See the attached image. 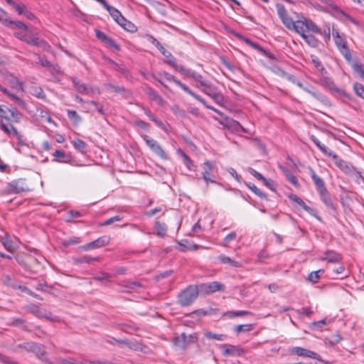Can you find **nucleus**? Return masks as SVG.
<instances>
[{"instance_id": "nucleus-1", "label": "nucleus", "mask_w": 364, "mask_h": 364, "mask_svg": "<svg viewBox=\"0 0 364 364\" xmlns=\"http://www.w3.org/2000/svg\"><path fill=\"white\" fill-rule=\"evenodd\" d=\"M299 33L300 36L306 33H314L322 34L321 30L311 19L303 16H300L296 21H294V26L289 29Z\"/></svg>"}, {"instance_id": "nucleus-2", "label": "nucleus", "mask_w": 364, "mask_h": 364, "mask_svg": "<svg viewBox=\"0 0 364 364\" xmlns=\"http://www.w3.org/2000/svg\"><path fill=\"white\" fill-rule=\"evenodd\" d=\"M332 36L340 53L343 55L347 61L350 62L352 59V55L348 47L345 35L343 33H341L338 29L333 28Z\"/></svg>"}, {"instance_id": "nucleus-3", "label": "nucleus", "mask_w": 364, "mask_h": 364, "mask_svg": "<svg viewBox=\"0 0 364 364\" xmlns=\"http://www.w3.org/2000/svg\"><path fill=\"white\" fill-rule=\"evenodd\" d=\"M199 290L197 286L189 285L178 296V302L181 306L191 305L198 297Z\"/></svg>"}, {"instance_id": "nucleus-4", "label": "nucleus", "mask_w": 364, "mask_h": 364, "mask_svg": "<svg viewBox=\"0 0 364 364\" xmlns=\"http://www.w3.org/2000/svg\"><path fill=\"white\" fill-rule=\"evenodd\" d=\"M18 346L28 352L33 353L38 358H46L45 347L41 343H23V344H20Z\"/></svg>"}, {"instance_id": "nucleus-5", "label": "nucleus", "mask_w": 364, "mask_h": 364, "mask_svg": "<svg viewBox=\"0 0 364 364\" xmlns=\"http://www.w3.org/2000/svg\"><path fill=\"white\" fill-rule=\"evenodd\" d=\"M141 137L143 138L146 144L154 154L163 159H168L167 154L157 141L150 138L147 135H142Z\"/></svg>"}, {"instance_id": "nucleus-6", "label": "nucleus", "mask_w": 364, "mask_h": 364, "mask_svg": "<svg viewBox=\"0 0 364 364\" xmlns=\"http://www.w3.org/2000/svg\"><path fill=\"white\" fill-rule=\"evenodd\" d=\"M289 353L291 355H296L301 356V357L311 358L314 359H316L323 364H328V362L322 360L318 353H316L314 351H311L310 350L303 348L301 347L291 348L289 349Z\"/></svg>"}, {"instance_id": "nucleus-7", "label": "nucleus", "mask_w": 364, "mask_h": 364, "mask_svg": "<svg viewBox=\"0 0 364 364\" xmlns=\"http://www.w3.org/2000/svg\"><path fill=\"white\" fill-rule=\"evenodd\" d=\"M25 179L18 178L9 183L6 191L8 193H20L28 191Z\"/></svg>"}, {"instance_id": "nucleus-8", "label": "nucleus", "mask_w": 364, "mask_h": 364, "mask_svg": "<svg viewBox=\"0 0 364 364\" xmlns=\"http://www.w3.org/2000/svg\"><path fill=\"white\" fill-rule=\"evenodd\" d=\"M329 157L333 159L336 166L346 174L351 175L353 172L357 171L356 168L352 164L341 159L336 154L333 153Z\"/></svg>"}, {"instance_id": "nucleus-9", "label": "nucleus", "mask_w": 364, "mask_h": 364, "mask_svg": "<svg viewBox=\"0 0 364 364\" xmlns=\"http://www.w3.org/2000/svg\"><path fill=\"white\" fill-rule=\"evenodd\" d=\"M197 287L198 288L199 292L203 293L205 294H210L216 291H224L225 289V285L218 282L203 283Z\"/></svg>"}, {"instance_id": "nucleus-10", "label": "nucleus", "mask_w": 364, "mask_h": 364, "mask_svg": "<svg viewBox=\"0 0 364 364\" xmlns=\"http://www.w3.org/2000/svg\"><path fill=\"white\" fill-rule=\"evenodd\" d=\"M180 73L186 77H189L193 79L195 82L197 83L196 85V87L199 89L203 88L208 84L203 80V77L200 74L197 73L196 72L191 69L181 68Z\"/></svg>"}, {"instance_id": "nucleus-11", "label": "nucleus", "mask_w": 364, "mask_h": 364, "mask_svg": "<svg viewBox=\"0 0 364 364\" xmlns=\"http://www.w3.org/2000/svg\"><path fill=\"white\" fill-rule=\"evenodd\" d=\"M277 14L283 24L289 30L294 26V20L289 16L287 9L282 4H276Z\"/></svg>"}, {"instance_id": "nucleus-12", "label": "nucleus", "mask_w": 364, "mask_h": 364, "mask_svg": "<svg viewBox=\"0 0 364 364\" xmlns=\"http://www.w3.org/2000/svg\"><path fill=\"white\" fill-rule=\"evenodd\" d=\"M164 76L167 80L173 82L176 85L180 87L184 92L194 97L196 100H201V97L200 95L193 92L188 86L182 83L180 80H177L173 75L167 72H164Z\"/></svg>"}, {"instance_id": "nucleus-13", "label": "nucleus", "mask_w": 364, "mask_h": 364, "mask_svg": "<svg viewBox=\"0 0 364 364\" xmlns=\"http://www.w3.org/2000/svg\"><path fill=\"white\" fill-rule=\"evenodd\" d=\"M109 240L110 238L109 236L104 235L91 242L80 246V249L84 251H88L90 250L102 247L107 245L109 242Z\"/></svg>"}, {"instance_id": "nucleus-14", "label": "nucleus", "mask_w": 364, "mask_h": 364, "mask_svg": "<svg viewBox=\"0 0 364 364\" xmlns=\"http://www.w3.org/2000/svg\"><path fill=\"white\" fill-rule=\"evenodd\" d=\"M24 42L28 45L41 47L44 50H48V48H50V46L47 43V42L45 41L43 39L40 38L36 33H26Z\"/></svg>"}, {"instance_id": "nucleus-15", "label": "nucleus", "mask_w": 364, "mask_h": 364, "mask_svg": "<svg viewBox=\"0 0 364 364\" xmlns=\"http://www.w3.org/2000/svg\"><path fill=\"white\" fill-rule=\"evenodd\" d=\"M204 171L202 172V178L207 185L210 183H215L216 181L213 178V171L214 170V165L210 161H205L203 164Z\"/></svg>"}, {"instance_id": "nucleus-16", "label": "nucleus", "mask_w": 364, "mask_h": 364, "mask_svg": "<svg viewBox=\"0 0 364 364\" xmlns=\"http://www.w3.org/2000/svg\"><path fill=\"white\" fill-rule=\"evenodd\" d=\"M231 33L234 36L237 38L238 39L243 41L249 46H250L252 48H254L255 49L259 50L261 53H263L264 55H265L266 56H267L269 58H272V55L269 53H268L264 48H263L259 45H258L257 43H253L249 38H247L242 36L240 33H239L235 31H231Z\"/></svg>"}, {"instance_id": "nucleus-17", "label": "nucleus", "mask_w": 364, "mask_h": 364, "mask_svg": "<svg viewBox=\"0 0 364 364\" xmlns=\"http://www.w3.org/2000/svg\"><path fill=\"white\" fill-rule=\"evenodd\" d=\"M52 155L53 156V161L55 162L72 164L74 161L70 154H66L63 150H55Z\"/></svg>"}, {"instance_id": "nucleus-18", "label": "nucleus", "mask_w": 364, "mask_h": 364, "mask_svg": "<svg viewBox=\"0 0 364 364\" xmlns=\"http://www.w3.org/2000/svg\"><path fill=\"white\" fill-rule=\"evenodd\" d=\"M221 349L225 356H240L245 352L243 348L232 345H223Z\"/></svg>"}, {"instance_id": "nucleus-19", "label": "nucleus", "mask_w": 364, "mask_h": 364, "mask_svg": "<svg viewBox=\"0 0 364 364\" xmlns=\"http://www.w3.org/2000/svg\"><path fill=\"white\" fill-rule=\"evenodd\" d=\"M321 260H326L329 263H339L342 259V255L333 250H327L320 258Z\"/></svg>"}, {"instance_id": "nucleus-20", "label": "nucleus", "mask_w": 364, "mask_h": 364, "mask_svg": "<svg viewBox=\"0 0 364 364\" xmlns=\"http://www.w3.org/2000/svg\"><path fill=\"white\" fill-rule=\"evenodd\" d=\"M122 348L127 346L129 348L135 351H140L143 353L148 354L151 350V349L144 345L143 343H118Z\"/></svg>"}, {"instance_id": "nucleus-21", "label": "nucleus", "mask_w": 364, "mask_h": 364, "mask_svg": "<svg viewBox=\"0 0 364 364\" xmlns=\"http://www.w3.org/2000/svg\"><path fill=\"white\" fill-rule=\"evenodd\" d=\"M103 6L119 25L122 21H124V17L122 15L121 12L117 9L108 4L107 1L105 4H103Z\"/></svg>"}, {"instance_id": "nucleus-22", "label": "nucleus", "mask_w": 364, "mask_h": 364, "mask_svg": "<svg viewBox=\"0 0 364 364\" xmlns=\"http://www.w3.org/2000/svg\"><path fill=\"white\" fill-rule=\"evenodd\" d=\"M225 123H222L223 125L226 127L227 128L231 129L234 132H240L242 131V132H246V129L242 127V126L236 120H234L232 119H230L229 117H225Z\"/></svg>"}, {"instance_id": "nucleus-23", "label": "nucleus", "mask_w": 364, "mask_h": 364, "mask_svg": "<svg viewBox=\"0 0 364 364\" xmlns=\"http://www.w3.org/2000/svg\"><path fill=\"white\" fill-rule=\"evenodd\" d=\"M309 171L317 191L320 193L321 191H326L327 188L323 180L316 173L313 168H309Z\"/></svg>"}, {"instance_id": "nucleus-24", "label": "nucleus", "mask_w": 364, "mask_h": 364, "mask_svg": "<svg viewBox=\"0 0 364 364\" xmlns=\"http://www.w3.org/2000/svg\"><path fill=\"white\" fill-rule=\"evenodd\" d=\"M289 198L293 201L297 203L299 206H301L304 210H306L307 213H309L311 215H315V210L311 208V207L308 206L304 201L298 196L296 194H290L289 196Z\"/></svg>"}, {"instance_id": "nucleus-25", "label": "nucleus", "mask_w": 364, "mask_h": 364, "mask_svg": "<svg viewBox=\"0 0 364 364\" xmlns=\"http://www.w3.org/2000/svg\"><path fill=\"white\" fill-rule=\"evenodd\" d=\"M146 93L151 100L155 101L159 105L164 106L165 103L164 100L153 88L148 86L146 88Z\"/></svg>"}, {"instance_id": "nucleus-26", "label": "nucleus", "mask_w": 364, "mask_h": 364, "mask_svg": "<svg viewBox=\"0 0 364 364\" xmlns=\"http://www.w3.org/2000/svg\"><path fill=\"white\" fill-rule=\"evenodd\" d=\"M318 193H319L321 200L326 205V206L327 208H331L333 210H336V207L333 204L327 189L326 191H321Z\"/></svg>"}, {"instance_id": "nucleus-27", "label": "nucleus", "mask_w": 364, "mask_h": 364, "mask_svg": "<svg viewBox=\"0 0 364 364\" xmlns=\"http://www.w3.org/2000/svg\"><path fill=\"white\" fill-rule=\"evenodd\" d=\"M141 108L144 111L145 114L150 119V120H151L153 122H154L155 124L157 127H159V128L166 131V125L164 124V123L162 121L158 119L154 116V114H153V113L151 112L150 109H149L148 108H146L144 106H142Z\"/></svg>"}, {"instance_id": "nucleus-28", "label": "nucleus", "mask_w": 364, "mask_h": 364, "mask_svg": "<svg viewBox=\"0 0 364 364\" xmlns=\"http://www.w3.org/2000/svg\"><path fill=\"white\" fill-rule=\"evenodd\" d=\"M120 286L127 289V292L132 291H137L138 289L143 287V285L139 282H124L120 284Z\"/></svg>"}, {"instance_id": "nucleus-29", "label": "nucleus", "mask_w": 364, "mask_h": 364, "mask_svg": "<svg viewBox=\"0 0 364 364\" xmlns=\"http://www.w3.org/2000/svg\"><path fill=\"white\" fill-rule=\"evenodd\" d=\"M26 309L35 316L39 318H42L44 309H41L38 305L34 304H29L26 306Z\"/></svg>"}, {"instance_id": "nucleus-30", "label": "nucleus", "mask_w": 364, "mask_h": 364, "mask_svg": "<svg viewBox=\"0 0 364 364\" xmlns=\"http://www.w3.org/2000/svg\"><path fill=\"white\" fill-rule=\"evenodd\" d=\"M310 139L314 144L319 149V150L325 155L330 156L333 152L328 149L324 144H321L320 141L314 136L311 135Z\"/></svg>"}, {"instance_id": "nucleus-31", "label": "nucleus", "mask_w": 364, "mask_h": 364, "mask_svg": "<svg viewBox=\"0 0 364 364\" xmlns=\"http://www.w3.org/2000/svg\"><path fill=\"white\" fill-rule=\"evenodd\" d=\"M4 247L9 252L14 253L18 248L16 243L8 237L4 238L1 241Z\"/></svg>"}, {"instance_id": "nucleus-32", "label": "nucleus", "mask_w": 364, "mask_h": 364, "mask_svg": "<svg viewBox=\"0 0 364 364\" xmlns=\"http://www.w3.org/2000/svg\"><path fill=\"white\" fill-rule=\"evenodd\" d=\"M304 41L311 47L316 48L318 46V40L312 34L304 33L301 36Z\"/></svg>"}, {"instance_id": "nucleus-33", "label": "nucleus", "mask_w": 364, "mask_h": 364, "mask_svg": "<svg viewBox=\"0 0 364 364\" xmlns=\"http://www.w3.org/2000/svg\"><path fill=\"white\" fill-rule=\"evenodd\" d=\"M164 56L166 58L165 63L173 68L176 70L180 72V68H184L183 65H177L176 58L170 52H168L166 55Z\"/></svg>"}, {"instance_id": "nucleus-34", "label": "nucleus", "mask_w": 364, "mask_h": 364, "mask_svg": "<svg viewBox=\"0 0 364 364\" xmlns=\"http://www.w3.org/2000/svg\"><path fill=\"white\" fill-rule=\"evenodd\" d=\"M74 148L82 154L87 152V144L81 139H77L73 141Z\"/></svg>"}, {"instance_id": "nucleus-35", "label": "nucleus", "mask_w": 364, "mask_h": 364, "mask_svg": "<svg viewBox=\"0 0 364 364\" xmlns=\"http://www.w3.org/2000/svg\"><path fill=\"white\" fill-rule=\"evenodd\" d=\"M75 88L80 93H87V87L85 83L81 82L76 77L71 78Z\"/></svg>"}, {"instance_id": "nucleus-36", "label": "nucleus", "mask_w": 364, "mask_h": 364, "mask_svg": "<svg viewBox=\"0 0 364 364\" xmlns=\"http://www.w3.org/2000/svg\"><path fill=\"white\" fill-rule=\"evenodd\" d=\"M155 230L156 235L162 237L166 234L167 227L165 223L156 221L155 223Z\"/></svg>"}, {"instance_id": "nucleus-37", "label": "nucleus", "mask_w": 364, "mask_h": 364, "mask_svg": "<svg viewBox=\"0 0 364 364\" xmlns=\"http://www.w3.org/2000/svg\"><path fill=\"white\" fill-rule=\"evenodd\" d=\"M176 152L183 159L186 167L189 170H191L192 166H193V161L191 159V158L181 149H178Z\"/></svg>"}, {"instance_id": "nucleus-38", "label": "nucleus", "mask_w": 364, "mask_h": 364, "mask_svg": "<svg viewBox=\"0 0 364 364\" xmlns=\"http://www.w3.org/2000/svg\"><path fill=\"white\" fill-rule=\"evenodd\" d=\"M200 90L211 98L219 92L217 91V88L211 83H208L205 87L201 88Z\"/></svg>"}, {"instance_id": "nucleus-39", "label": "nucleus", "mask_w": 364, "mask_h": 364, "mask_svg": "<svg viewBox=\"0 0 364 364\" xmlns=\"http://www.w3.org/2000/svg\"><path fill=\"white\" fill-rule=\"evenodd\" d=\"M8 112L9 119L11 118V121L16 123H18L20 122L21 114L16 107L13 109H8Z\"/></svg>"}, {"instance_id": "nucleus-40", "label": "nucleus", "mask_w": 364, "mask_h": 364, "mask_svg": "<svg viewBox=\"0 0 364 364\" xmlns=\"http://www.w3.org/2000/svg\"><path fill=\"white\" fill-rule=\"evenodd\" d=\"M218 260L220 261L223 264H229L232 267H240V263L239 262L232 260L229 257H227L224 255H221L218 256Z\"/></svg>"}, {"instance_id": "nucleus-41", "label": "nucleus", "mask_w": 364, "mask_h": 364, "mask_svg": "<svg viewBox=\"0 0 364 364\" xmlns=\"http://www.w3.org/2000/svg\"><path fill=\"white\" fill-rule=\"evenodd\" d=\"M246 185L255 195L259 196L260 198L267 200V196L260 189H259L254 183L250 182L246 183Z\"/></svg>"}, {"instance_id": "nucleus-42", "label": "nucleus", "mask_w": 364, "mask_h": 364, "mask_svg": "<svg viewBox=\"0 0 364 364\" xmlns=\"http://www.w3.org/2000/svg\"><path fill=\"white\" fill-rule=\"evenodd\" d=\"M204 336H205V338L208 339V340L223 341V340H225V339L228 338L226 335L213 333L210 332V331H206L204 333Z\"/></svg>"}, {"instance_id": "nucleus-43", "label": "nucleus", "mask_w": 364, "mask_h": 364, "mask_svg": "<svg viewBox=\"0 0 364 364\" xmlns=\"http://www.w3.org/2000/svg\"><path fill=\"white\" fill-rule=\"evenodd\" d=\"M1 281L4 284H5L8 287H11L13 289H16L17 287L16 281L8 274H4L1 277Z\"/></svg>"}, {"instance_id": "nucleus-44", "label": "nucleus", "mask_w": 364, "mask_h": 364, "mask_svg": "<svg viewBox=\"0 0 364 364\" xmlns=\"http://www.w3.org/2000/svg\"><path fill=\"white\" fill-rule=\"evenodd\" d=\"M124 29L127 31L134 33L137 31V27L131 21L124 18V21H122L119 24Z\"/></svg>"}, {"instance_id": "nucleus-45", "label": "nucleus", "mask_w": 364, "mask_h": 364, "mask_svg": "<svg viewBox=\"0 0 364 364\" xmlns=\"http://www.w3.org/2000/svg\"><path fill=\"white\" fill-rule=\"evenodd\" d=\"M99 262L100 261V258L99 257H92L90 256H88V255H84L82 257H80L77 259H75V264H82V263H90L91 262Z\"/></svg>"}, {"instance_id": "nucleus-46", "label": "nucleus", "mask_w": 364, "mask_h": 364, "mask_svg": "<svg viewBox=\"0 0 364 364\" xmlns=\"http://www.w3.org/2000/svg\"><path fill=\"white\" fill-rule=\"evenodd\" d=\"M327 324L326 319H322L318 321H314L312 322L309 327L310 329L312 331L318 330V329H322Z\"/></svg>"}, {"instance_id": "nucleus-47", "label": "nucleus", "mask_w": 364, "mask_h": 364, "mask_svg": "<svg viewBox=\"0 0 364 364\" xmlns=\"http://www.w3.org/2000/svg\"><path fill=\"white\" fill-rule=\"evenodd\" d=\"M42 318L52 322H60V318L58 316L53 315L50 311H48L46 309L43 311Z\"/></svg>"}, {"instance_id": "nucleus-48", "label": "nucleus", "mask_w": 364, "mask_h": 364, "mask_svg": "<svg viewBox=\"0 0 364 364\" xmlns=\"http://www.w3.org/2000/svg\"><path fill=\"white\" fill-rule=\"evenodd\" d=\"M107 47L112 48L114 49L115 50H119L120 46L114 41V40L107 36V38L103 42Z\"/></svg>"}, {"instance_id": "nucleus-49", "label": "nucleus", "mask_w": 364, "mask_h": 364, "mask_svg": "<svg viewBox=\"0 0 364 364\" xmlns=\"http://www.w3.org/2000/svg\"><path fill=\"white\" fill-rule=\"evenodd\" d=\"M324 272L323 269H319L311 272L308 276V280L311 282H316V281L321 277V274Z\"/></svg>"}, {"instance_id": "nucleus-50", "label": "nucleus", "mask_w": 364, "mask_h": 364, "mask_svg": "<svg viewBox=\"0 0 364 364\" xmlns=\"http://www.w3.org/2000/svg\"><path fill=\"white\" fill-rule=\"evenodd\" d=\"M353 90L358 97L364 100V85L359 82H355Z\"/></svg>"}, {"instance_id": "nucleus-51", "label": "nucleus", "mask_w": 364, "mask_h": 364, "mask_svg": "<svg viewBox=\"0 0 364 364\" xmlns=\"http://www.w3.org/2000/svg\"><path fill=\"white\" fill-rule=\"evenodd\" d=\"M333 9L338 14H342L343 16H345L346 18H348L349 21H350L353 23L355 25H358L359 23L357 20L349 16L348 14L345 13L343 10H341L338 6H333Z\"/></svg>"}, {"instance_id": "nucleus-52", "label": "nucleus", "mask_w": 364, "mask_h": 364, "mask_svg": "<svg viewBox=\"0 0 364 364\" xmlns=\"http://www.w3.org/2000/svg\"><path fill=\"white\" fill-rule=\"evenodd\" d=\"M228 318H234L236 316H241L245 315H252V313L247 311H228L225 314Z\"/></svg>"}, {"instance_id": "nucleus-53", "label": "nucleus", "mask_w": 364, "mask_h": 364, "mask_svg": "<svg viewBox=\"0 0 364 364\" xmlns=\"http://www.w3.org/2000/svg\"><path fill=\"white\" fill-rule=\"evenodd\" d=\"M68 117L70 119L73 120L75 123H78L81 121L80 116L75 110L68 109Z\"/></svg>"}, {"instance_id": "nucleus-54", "label": "nucleus", "mask_w": 364, "mask_h": 364, "mask_svg": "<svg viewBox=\"0 0 364 364\" xmlns=\"http://www.w3.org/2000/svg\"><path fill=\"white\" fill-rule=\"evenodd\" d=\"M311 62L314 64V65L315 66V68L317 70H318L319 71H321V73H323V71L325 70V68H323V66L321 62L320 61V60L318 59V58L315 55H311Z\"/></svg>"}, {"instance_id": "nucleus-55", "label": "nucleus", "mask_w": 364, "mask_h": 364, "mask_svg": "<svg viewBox=\"0 0 364 364\" xmlns=\"http://www.w3.org/2000/svg\"><path fill=\"white\" fill-rule=\"evenodd\" d=\"M80 237H73L71 238H69L68 240H64L62 241V245L64 246V247H68L69 245H75V244H78L80 242Z\"/></svg>"}, {"instance_id": "nucleus-56", "label": "nucleus", "mask_w": 364, "mask_h": 364, "mask_svg": "<svg viewBox=\"0 0 364 364\" xmlns=\"http://www.w3.org/2000/svg\"><path fill=\"white\" fill-rule=\"evenodd\" d=\"M158 213H161V215H164L165 213V207L164 206H160L155 208L145 213V215L148 217H152L153 215H156Z\"/></svg>"}, {"instance_id": "nucleus-57", "label": "nucleus", "mask_w": 364, "mask_h": 364, "mask_svg": "<svg viewBox=\"0 0 364 364\" xmlns=\"http://www.w3.org/2000/svg\"><path fill=\"white\" fill-rule=\"evenodd\" d=\"M312 96L324 105H327L328 102L327 97L321 92L315 91L314 93H312Z\"/></svg>"}, {"instance_id": "nucleus-58", "label": "nucleus", "mask_w": 364, "mask_h": 364, "mask_svg": "<svg viewBox=\"0 0 364 364\" xmlns=\"http://www.w3.org/2000/svg\"><path fill=\"white\" fill-rule=\"evenodd\" d=\"M252 328V324H241L235 327V331L237 333L249 331Z\"/></svg>"}, {"instance_id": "nucleus-59", "label": "nucleus", "mask_w": 364, "mask_h": 364, "mask_svg": "<svg viewBox=\"0 0 364 364\" xmlns=\"http://www.w3.org/2000/svg\"><path fill=\"white\" fill-rule=\"evenodd\" d=\"M34 55L37 58L38 60V63L43 66L46 68H49L50 66H51V63L48 61L46 58H42L39 54L34 53Z\"/></svg>"}, {"instance_id": "nucleus-60", "label": "nucleus", "mask_w": 364, "mask_h": 364, "mask_svg": "<svg viewBox=\"0 0 364 364\" xmlns=\"http://www.w3.org/2000/svg\"><path fill=\"white\" fill-rule=\"evenodd\" d=\"M107 87L112 92L116 93H123L125 91V89L122 86L115 85L112 84L107 85Z\"/></svg>"}, {"instance_id": "nucleus-61", "label": "nucleus", "mask_w": 364, "mask_h": 364, "mask_svg": "<svg viewBox=\"0 0 364 364\" xmlns=\"http://www.w3.org/2000/svg\"><path fill=\"white\" fill-rule=\"evenodd\" d=\"M237 237V233L235 232H231L228 235H226L223 239V246H228V245L232 240H235Z\"/></svg>"}, {"instance_id": "nucleus-62", "label": "nucleus", "mask_w": 364, "mask_h": 364, "mask_svg": "<svg viewBox=\"0 0 364 364\" xmlns=\"http://www.w3.org/2000/svg\"><path fill=\"white\" fill-rule=\"evenodd\" d=\"M12 136L16 138L18 144L22 145L24 144L23 136L15 127H12Z\"/></svg>"}, {"instance_id": "nucleus-63", "label": "nucleus", "mask_w": 364, "mask_h": 364, "mask_svg": "<svg viewBox=\"0 0 364 364\" xmlns=\"http://www.w3.org/2000/svg\"><path fill=\"white\" fill-rule=\"evenodd\" d=\"M354 71L362 78L364 80V69L363 65L359 63H355L353 65Z\"/></svg>"}, {"instance_id": "nucleus-64", "label": "nucleus", "mask_w": 364, "mask_h": 364, "mask_svg": "<svg viewBox=\"0 0 364 364\" xmlns=\"http://www.w3.org/2000/svg\"><path fill=\"white\" fill-rule=\"evenodd\" d=\"M52 287L49 286L46 282L39 283L36 287V289L41 291H50Z\"/></svg>"}]
</instances>
